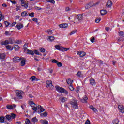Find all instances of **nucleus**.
<instances>
[{
	"mask_svg": "<svg viewBox=\"0 0 124 124\" xmlns=\"http://www.w3.org/2000/svg\"><path fill=\"white\" fill-rule=\"evenodd\" d=\"M29 104L31 105V107H32V110L34 111L33 112V113H34L35 112H37V109H40V112H44V111H45V109H44V108H43L41 106L39 105H38L37 106L36 105L34 102H33V101H30Z\"/></svg>",
	"mask_w": 124,
	"mask_h": 124,
	"instance_id": "f257e3e1",
	"label": "nucleus"
},
{
	"mask_svg": "<svg viewBox=\"0 0 124 124\" xmlns=\"http://www.w3.org/2000/svg\"><path fill=\"white\" fill-rule=\"evenodd\" d=\"M70 104H71V107H73L74 109H78V103L76 100L72 99L70 101Z\"/></svg>",
	"mask_w": 124,
	"mask_h": 124,
	"instance_id": "f03ea898",
	"label": "nucleus"
},
{
	"mask_svg": "<svg viewBox=\"0 0 124 124\" xmlns=\"http://www.w3.org/2000/svg\"><path fill=\"white\" fill-rule=\"evenodd\" d=\"M56 90L58 93H65V94H68V92L64 88L62 87H60L59 86H55Z\"/></svg>",
	"mask_w": 124,
	"mask_h": 124,
	"instance_id": "7ed1b4c3",
	"label": "nucleus"
},
{
	"mask_svg": "<svg viewBox=\"0 0 124 124\" xmlns=\"http://www.w3.org/2000/svg\"><path fill=\"white\" fill-rule=\"evenodd\" d=\"M15 93L18 99H22V98H23V94H24V92L21 90H16L15 91Z\"/></svg>",
	"mask_w": 124,
	"mask_h": 124,
	"instance_id": "20e7f679",
	"label": "nucleus"
},
{
	"mask_svg": "<svg viewBox=\"0 0 124 124\" xmlns=\"http://www.w3.org/2000/svg\"><path fill=\"white\" fill-rule=\"evenodd\" d=\"M46 86L49 90H53L54 89V85L53 82L51 80H47L46 82Z\"/></svg>",
	"mask_w": 124,
	"mask_h": 124,
	"instance_id": "39448f33",
	"label": "nucleus"
},
{
	"mask_svg": "<svg viewBox=\"0 0 124 124\" xmlns=\"http://www.w3.org/2000/svg\"><path fill=\"white\" fill-rule=\"evenodd\" d=\"M99 3V2H97L95 3H93V2H91L89 4H87V5L85 6V8L86 9H89L90 7H93V6H95V5H97V4H98Z\"/></svg>",
	"mask_w": 124,
	"mask_h": 124,
	"instance_id": "423d86ee",
	"label": "nucleus"
},
{
	"mask_svg": "<svg viewBox=\"0 0 124 124\" xmlns=\"http://www.w3.org/2000/svg\"><path fill=\"white\" fill-rule=\"evenodd\" d=\"M55 48L56 49H57V50H59V51H62V52L68 51V50H69V48H65L64 47L61 46L59 45L55 46Z\"/></svg>",
	"mask_w": 124,
	"mask_h": 124,
	"instance_id": "0eeeda50",
	"label": "nucleus"
},
{
	"mask_svg": "<svg viewBox=\"0 0 124 124\" xmlns=\"http://www.w3.org/2000/svg\"><path fill=\"white\" fill-rule=\"evenodd\" d=\"M19 1L21 2V6L24 7V8H28L29 7V4L25 0H19Z\"/></svg>",
	"mask_w": 124,
	"mask_h": 124,
	"instance_id": "6e6552de",
	"label": "nucleus"
},
{
	"mask_svg": "<svg viewBox=\"0 0 124 124\" xmlns=\"http://www.w3.org/2000/svg\"><path fill=\"white\" fill-rule=\"evenodd\" d=\"M21 60L22 59L20 58V57L16 56L13 58V62H21Z\"/></svg>",
	"mask_w": 124,
	"mask_h": 124,
	"instance_id": "1a4fd4ad",
	"label": "nucleus"
},
{
	"mask_svg": "<svg viewBox=\"0 0 124 124\" xmlns=\"http://www.w3.org/2000/svg\"><path fill=\"white\" fill-rule=\"evenodd\" d=\"M113 6V2L111 0H108L107 1V4H106V6L108 8H110L112 7Z\"/></svg>",
	"mask_w": 124,
	"mask_h": 124,
	"instance_id": "9d476101",
	"label": "nucleus"
},
{
	"mask_svg": "<svg viewBox=\"0 0 124 124\" xmlns=\"http://www.w3.org/2000/svg\"><path fill=\"white\" fill-rule=\"evenodd\" d=\"M77 53L78 54V55H79L81 58H83V57L86 56V52L84 51H78Z\"/></svg>",
	"mask_w": 124,
	"mask_h": 124,
	"instance_id": "9b49d317",
	"label": "nucleus"
},
{
	"mask_svg": "<svg viewBox=\"0 0 124 124\" xmlns=\"http://www.w3.org/2000/svg\"><path fill=\"white\" fill-rule=\"evenodd\" d=\"M89 82L90 85L92 86H95L96 85V83L95 82V80L93 78H91L89 79Z\"/></svg>",
	"mask_w": 124,
	"mask_h": 124,
	"instance_id": "f8f14e48",
	"label": "nucleus"
},
{
	"mask_svg": "<svg viewBox=\"0 0 124 124\" xmlns=\"http://www.w3.org/2000/svg\"><path fill=\"white\" fill-rule=\"evenodd\" d=\"M87 100H88V97L86 95H84L83 98L80 100V101L83 103H87Z\"/></svg>",
	"mask_w": 124,
	"mask_h": 124,
	"instance_id": "ddd939ff",
	"label": "nucleus"
},
{
	"mask_svg": "<svg viewBox=\"0 0 124 124\" xmlns=\"http://www.w3.org/2000/svg\"><path fill=\"white\" fill-rule=\"evenodd\" d=\"M59 27L61 29H65V28H67V27H68V25L66 23H62L59 25Z\"/></svg>",
	"mask_w": 124,
	"mask_h": 124,
	"instance_id": "4468645a",
	"label": "nucleus"
},
{
	"mask_svg": "<svg viewBox=\"0 0 124 124\" xmlns=\"http://www.w3.org/2000/svg\"><path fill=\"white\" fill-rule=\"evenodd\" d=\"M118 108L120 110V111L121 113H124V106L122 105H119L118 106Z\"/></svg>",
	"mask_w": 124,
	"mask_h": 124,
	"instance_id": "2eb2a0df",
	"label": "nucleus"
},
{
	"mask_svg": "<svg viewBox=\"0 0 124 124\" xmlns=\"http://www.w3.org/2000/svg\"><path fill=\"white\" fill-rule=\"evenodd\" d=\"M77 19H78V21L83 20V15L79 14V15H77Z\"/></svg>",
	"mask_w": 124,
	"mask_h": 124,
	"instance_id": "dca6fc26",
	"label": "nucleus"
},
{
	"mask_svg": "<svg viewBox=\"0 0 124 124\" xmlns=\"http://www.w3.org/2000/svg\"><path fill=\"white\" fill-rule=\"evenodd\" d=\"M16 27L18 30H21V29L24 27V25L22 24H17Z\"/></svg>",
	"mask_w": 124,
	"mask_h": 124,
	"instance_id": "f3484780",
	"label": "nucleus"
},
{
	"mask_svg": "<svg viewBox=\"0 0 124 124\" xmlns=\"http://www.w3.org/2000/svg\"><path fill=\"white\" fill-rule=\"evenodd\" d=\"M60 100L61 101V102H65L66 100H67V98L64 97H61L59 98Z\"/></svg>",
	"mask_w": 124,
	"mask_h": 124,
	"instance_id": "a211bd4d",
	"label": "nucleus"
},
{
	"mask_svg": "<svg viewBox=\"0 0 124 124\" xmlns=\"http://www.w3.org/2000/svg\"><path fill=\"white\" fill-rule=\"evenodd\" d=\"M5 54L4 53H0V60H4L5 59Z\"/></svg>",
	"mask_w": 124,
	"mask_h": 124,
	"instance_id": "6ab92c4d",
	"label": "nucleus"
},
{
	"mask_svg": "<svg viewBox=\"0 0 124 124\" xmlns=\"http://www.w3.org/2000/svg\"><path fill=\"white\" fill-rule=\"evenodd\" d=\"M20 64L21 66H25L26 64V59H23L21 61Z\"/></svg>",
	"mask_w": 124,
	"mask_h": 124,
	"instance_id": "aec40b11",
	"label": "nucleus"
},
{
	"mask_svg": "<svg viewBox=\"0 0 124 124\" xmlns=\"http://www.w3.org/2000/svg\"><path fill=\"white\" fill-rule=\"evenodd\" d=\"M45 32H47V33H48V34H49V35L53 34V31H52V30L50 29H48L45 31Z\"/></svg>",
	"mask_w": 124,
	"mask_h": 124,
	"instance_id": "412c9836",
	"label": "nucleus"
},
{
	"mask_svg": "<svg viewBox=\"0 0 124 124\" xmlns=\"http://www.w3.org/2000/svg\"><path fill=\"white\" fill-rule=\"evenodd\" d=\"M90 108L92 111H93V112H94L95 113H96V112H97V109L95 108H94L92 105L90 106Z\"/></svg>",
	"mask_w": 124,
	"mask_h": 124,
	"instance_id": "4be33fe9",
	"label": "nucleus"
},
{
	"mask_svg": "<svg viewBox=\"0 0 124 124\" xmlns=\"http://www.w3.org/2000/svg\"><path fill=\"white\" fill-rule=\"evenodd\" d=\"M27 54H29V55H31L32 56L34 55V53L31 50L27 49Z\"/></svg>",
	"mask_w": 124,
	"mask_h": 124,
	"instance_id": "5701e85b",
	"label": "nucleus"
},
{
	"mask_svg": "<svg viewBox=\"0 0 124 124\" xmlns=\"http://www.w3.org/2000/svg\"><path fill=\"white\" fill-rule=\"evenodd\" d=\"M14 49L16 50V51H18L20 49V46H19V45H14Z\"/></svg>",
	"mask_w": 124,
	"mask_h": 124,
	"instance_id": "b1692460",
	"label": "nucleus"
},
{
	"mask_svg": "<svg viewBox=\"0 0 124 124\" xmlns=\"http://www.w3.org/2000/svg\"><path fill=\"white\" fill-rule=\"evenodd\" d=\"M100 13H101V15H105V14L107 13V11H106V10H101L100 11Z\"/></svg>",
	"mask_w": 124,
	"mask_h": 124,
	"instance_id": "393cba45",
	"label": "nucleus"
},
{
	"mask_svg": "<svg viewBox=\"0 0 124 124\" xmlns=\"http://www.w3.org/2000/svg\"><path fill=\"white\" fill-rule=\"evenodd\" d=\"M28 44H25L24 46H23V49L24 50V52H26V51H28V50H29L28 49Z\"/></svg>",
	"mask_w": 124,
	"mask_h": 124,
	"instance_id": "a878e982",
	"label": "nucleus"
},
{
	"mask_svg": "<svg viewBox=\"0 0 124 124\" xmlns=\"http://www.w3.org/2000/svg\"><path fill=\"white\" fill-rule=\"evenodd\" d=\"M21 16L22 17H26V16H28V13L26 11L23 12L21 13Z\"/></svg>",
	"mask_w": 124,
	"mask_h": 124,
	"instance_id": "bb28decb",
	"label": "nucleus"
},
{
	"mask_svg": "<svg viewBox=\"0 0 124 124\" xmlns=\"http://www.w3.org/2000/svg\"><path fill=\"white\" fill-rule=\"evenodd\" d=\"M41 122L43 124H49V122L46 120H42Z\"/></svg>",
	"mask_w": 124,
	"mask_h": 124,
	"instance_id": "cd10ccee",
	"label": "nucleus"
},
{
	"mask_svg": "<svg viewBox=\"0 0 124 124\" xmlns=\"http://www.w3.org/2000/svg\"><path fill=\"white\" fill-rule=\"evenodd\" d=\"M38 120L36 118V117H33V118H32L31 122H32V123H33L34 124H35V123H36V122H37Z\"/></svg>",
	"mask_w": 124,
	"mask_h": 124,
	"instance_id": "c85d7f7f",
	"label": "nucleus"
},
{
	"mask_svg": "<svg viewBox=\"0 0 124 124\" xmlns=\"http://www.w3.org/2000/svg\"><path fill=\"white\" fill-rule=\"evenodd\" d=\"M77 76H78V77H82V76H83V74H82V73L81 72V71H78L77 74H76Z\"/></svg>",
	"mask_w": 124,
	"mask_h": 124,
	"instance_id": "c756f323",
	"label": "nucleus"
},
{
	"mask_svg": "<svg viewBox=\"0 0 124 124\" xmlns=\"http://www.w3.org/2000/svg\"><path fill=\"white\" fill-rule=\"evenodd\" d=\"M6 48L7 50H10V51L13 50V47H12L11 46L8 45L6 46Z\"/></svg>",
	"mask_w": 124,
	"mask_h": 124,
	"instance_id": "7c9ffc66",
	"label": "nucleus"
},
{
	"mask_svg": "<svg viewBox=\"0 0 124 124\" xmlns=\"http://www.w3.org/2000/svg\"><path fill=\"white\" fill-rule=\"evenodd\" d=\"M4 119H5V117H0V123H4Z\"/></svg>",
	"mask_w": 124,
	"mask_h": 124,
	"instance_id": "2f4dec72",
	"label": "nucleus"
},
{
	"mask_svg": "<svg viewBox=\"0 0 124 124\" xmlns=\"http://www.w3.org/2000/svg\"><path fill=\"white\" fill-rule=\"evenodd\" d=\"M113 124H119V119H115L113 121Z\"/></svg>",
	"mask_w": 124,
	"mask_h": 124,
	"instance_id": "473e14b6",
	"label": "nucleus"
},
{
	"mask_svg": "<svg viewBox=\"0 0 124 124\" xmlns=\"http://www.w3.org/2000/svg\"><path fill=\"white\" fill-rule=\"evenodd\" d=\"M9 42H8V40H5L4 42H2L1 43L2 45H7Z\"/></svg>",
	"mask_w": 124,
	"mask_h": 124,
	"instance_id": "72a5a7b5",
	"label": "nucleus"
},
{
	"mask_svg": "<svg viewBox=\"0 0 124 124\" xmlns=\"http://www.w3.org/2000/svg\"><path fill=\"white\" fill-rule=\"evenodd\" d=\"M41 116H43V117H47V116H48V113H47L46 112H45L43 113H41Z\"/></svg>",
	"mask_w": 124,
	"mask_h": 124,
	"instance_id": "f704fd0d",
	"label": "nucleus"
},
{
	"mask_svg": "<svg viewBox=\"0 0 124 124\" xmlns=\"http://www.w3.org/2000/svg\"><path fill=\"white\" fill-rule=\"evenodd\" d=\"M6 107L8 109H9L10 110H11V109L13 108V107L11 105H8L6 106Z\"/></svg>",
	"mask_w": 124,
	"mask_h": 124,
	"instance_id": "c9c22d12",
	"label": "nucleus"
},
{
	"mask_svg": "<svg viewBox=\"0 0 124 124\" xmlns=\"http://www.w3.org/2000/svg\"><path fill=\"white\" fill-rule=\"evenodd\" d=\"M11 118H12L13 119H15L16 118V114L11 113Z\"/></svg>",
	"mask_w": 124,
	"mask_h": 124,
	"instance_id": "e433bc0d",
	"label": "nucleus"
},
{
	"mask_svg": "<svg viewBox=\"0 0 124 124\" xmlns=\"http://www.w3.org/2000/svg\"><path fill=\"white\" fill-rule=\"evenodd\" d=\"M48 38L50 41H53V40H54V39H55V37H54L53 36H50Z\"/></svg>",
	"mask_w": 124,
	"mask_h": 124,
	"instance_id": "4c0bfd02",
	"label": "nucleus"
},
{
	"mask_svg": "<svg viewBox=\"0 0 124 124\" xmlns=\"http://www.w3.org/2000/svg\"><path fill=\"white\" fill-rule=\"evenodd\" d=\"M29 16H30V17H31V18H33V17H34V13L32 12L31 13H29Z\"/></svg>",
	"mask_w": 124,
	"mask_h": 124,
	"instance_id": "58836bf2",
	"label": "nucleus"
},
{
	"mask_svg": "<svg viewBox=\"0 0 124 124\" xmlns=\"http://www.w3.org/2000/svg\"><path fill=\"white\" fill-rule=\"evenodd\" d=\"M119 36H122V37H124V31H120L119 32Z\"/></svg>",
	"mask_w": 124,
	"mask_h": 124,
	"instance_id": "ea45409f",
	"label": "nucleus"
},
{
	"mask_svg": "<svg viewBox=\"0 0 124 124\" xmlns=\"http://www.w3.org/2000/svg\"><path fill=\"white\" fill-rule=\"evenodd\" d=\"M66 82L67 84H68V85H71V79H70V78H69L68 79L66 80Z\"/></svg>",
	"mask_w": 124,
	"mask_h": 124,
	"instance_id": "a19ab883",
	"label": "nucleus"
},
{
	"mask_svg": "<svg viewBox=\"0 0 124 124\" xmlns=\"http://www.w3.org/2000/svg\"><path fill=\"white\" fill-rule=\"evenodd\" d=\"M69 89L70 90V91H74V88L72 86V85L70 84L69 86Z\"/></svg>",
	"mask_w": 124,
	"mask_h": 124,
	"instance_id": "79ce46f5",
	"label": "nucleus"
},
{
	"mask_svg": "<svg viewBox=\"0 0 124 124\" xmlns=\"http://www.w3.org/2000/svg\"><path fill=\"white\" fill-rule=\"evenodd\" d=\"M25 124H31V120L29 119H26V121H25Z\"/></svg>",
	"mask_w": 124,
	"mask_h": 124,
	"instance_id": "37998d69",
	"label": "nucleus"
},
{
	"mask_svg": "<svg viewBox=\"0 0 124 124\" xmlns=\"http://www.w3.org/2000/svg\"><path fill=\"white\" fill-rule=\"evenodd\" d=\"M57 64L58 67H62V64L61 62H58Z\"/></svg>",
	"mask_w": 124,
	"mask_h": 124,
	"instance_id": "c03bdc74",
	"label": "nucleus"
},
{
	"mask_svg": "<svg viewBox=\"0 0 124 124\" xmlns=\"http://www.w3.org/2000/svg\"><path fill=\"white\" fill-rule=\"evenodd\" d=\"M33 53H34V54H35V55H40L39 54V52L38 51V50L35 49L33 51Z\"/></svg>",
	"mask_w": 124,
	"mask_h": 124,
	"instance_id": "a18cd8bd",
	"label": "nucleus"
},
{
	"mask_svg": "<svg viewBox=\"0 0 124 124\" xmlns=\"http://www.w3.org/2000/svg\"><path fill=\"white\" fill-rule=\"evenodd\" d=\"M77 31V30H74L72 32H70V35H72V34H74Z\"/></svg>",
	"mask_w": 124,
	"mask_h": 124,
	"instance_id": "49530a36",
	"label": "nucleus"
},
{
	"mask_svg": "<svg viewBox=\"0 0 124 124\" xmlns=\"http://www.w3.org/2000/svg\"><path fill=\"white\" fill-rule=\"evenodd\" d=\"M4 24L5 25L6 27H8V26H9L10 23H9V22L7 21H4Z\"/></svg>",
	"mask_w": 124,
	"mask_h": 124,
	"instance_id": "de8ad7c7",
	"label": "nucleus"
},
{
	"mask_svg": "<svg viewBox=\"0 0 124 124\" xmlns=\"http://www.w3.org/2000/svg\"><path fill=\"white\" fill-rule=\"evenodd\" d=\"M17 24L16 22H13L10 25V27H14V26L16 25Z\"/></svg>",
	"mask_w": 124,
	"mask_h": 124,
	"instance_id": "09e8293b",
	"label": "nucleus"
},
{
	"mask_svg": "<svg viewBox=\"0 0 124 124\" xmlns=\"http://www.w3.org/2000/svg\"><path fill=\"white\" fill-rule=\"evenodd\" d=\"M98 63H99L100 65H101V64L103 63V61H102V60H98Z\"/></svg>",
	"mask_w": 124,
	"mask_h": 124,
	"instance_id": "8fccbe9b",
	"label": "nucleus"
},
{
	"mask_svg": "<svg viewBox=\"0 0 124 124\" xmlns=\"http://www.w3.org/2000/svg\"><path fill=\"white\" fill-rule=\"evenodd\" d=\"M6 118L7 119V120H8L9 121V120H10V119H11V115H8L6 116Z\"/></svg>",
	"mask_w": 124,
	"mask_h": 124,
	"instance_id": "3c124183",
	"label": "nucleus"
},
{
	"mask_svg": "<svg viewBox=\"0 0 124 124\" xmlns=\"http://www.w3.org/2000/svg\"><path fill=\"white\" fill-rule=\"evenodd\" d=\"M5 35H11V33L8 31H6L5 32Z\"/></svg>",
	"mask_w": 124,
	"mask_h": 124,
	"instance_id": "603ef678",
	"label": "nucleus"
},
{
	"mask_svg": "<svg viewBox=\"0 0 124 124\" xmlns=\"http://www.w3.org/2000/svg\"><path fill=\"white\" fill-rule=\"evenodd\" d=\"M30 79L31 80V81H34V80H35V77L32 76L30 78Z\"/></svg>",
	"mask_w": 124,
	"mask_h": 124,
	"instance_id": "864d4df0",
	"label": "nucleus"
},
{
	"mask_svg": "<svg viewBox=\"0 0 124 124\" xmlns=\"http://www.w3.org/2000/svg\"><path fill=\"white\" fill-rule=\"evenodd\" d=\"M40 51L41 52V53H44L45 52V49L43 48H41L40 49Z\"/></svg>",
	"mask_w": 124,
	"mask_h": 124,
	"instance_id": "5fc2aeb1",
	"label": "nucleus"
},
{
	"mask_svg": "<svg viewBox=\"0 0 124 124\" xmlns=\"http://www.w3.org/2000/svg\"><path fill=\"white\" fill-rule=\"evenodd\" d=\"M59 61H58L57 60H56V59H53L52 60V62L53 63H57V62H58Z\"/></svg>",
	"mask_w": 124,
	"mask_h": 124,
	"instance_id": "6e6d98bb",
	"label": "nucleus"
},
{
	"mask_svg": "<svg viewBox=\"0 0 124 124\" xmlns=\"http://www.w3.org/2000/svg\"><path fill=\"white\" fill-rule=\"evenodd\" d=\"M80 90V88L77 87H76V89L75 90V91L76 92V93H79V91Z\"/></svg>",
	"mask_w": 124,
	"mask_h": 124,
	"instance_id": "4d7b16f0",
	"label": "nucleus"
},
{
	"mask_svg": "<svg viewBox=\"0 0 124 124\" xmlns=\"http://www.w3.org/2000/svg\"><path fill=\"white\" fill-rule=\"evenodd\" d=\"M10 2L13 4H17V2L15 0H10Z\"/></svg>",
	"mask_w": 124,
	"mask_h": 124,
	"instance_id": "13d9d810",
	"label": "nucleus"
},
{
	"mask_svg": "<svg viewBox=\"0 0 124 124\" xmlns=\"http://www.w3.org/2000/svg\"><path fill=\"white\" fill-rule=\"evenodd\" d=\"M35 9H36L37 10H41V8L38 7V6H35Z\"/></svg>",
	"mask_w": 124,
	"mask_h": 124,
	"instance_id": "bf43d9fd",
	"label": "nucleus"
},
{
	"mask_svg": "<svg viewBox=\"0 0 124 124\" xmlns=\"http://www.w3.org/2000/svg\"><path fill=\"white\" fill-rule=\"evenodd\" d=\"M100 20H101V19L96 18L95 21L96 23H98L99 22H100Z\"/></svg>",
	"mask_w": 124,
	"mask_h": 124,
	"instance_id": "052dcab7",
	"label": "nucleus"
},
{
	"mask_svg": "<svg viewBox=\"0 0 124 124\" xmlns=\"http://www.w3.org/2000/svg\"><path fill=\"white\" fill-rule=\"evenodd\" d=\"M47 1H48V2H51V3H53V4H55V0H48Z\"/></svg>",
	"mask_w": 124,
	"mask_h": 124,
	"instance_id": "680f3d73",
	"label": "nucleus"
},
{
	"mask_svg": "<svg viewBox=\"0 0 124 124\" xmlns=\"http://www.w3.org/2000/svg\"><path fill=\"white\" fill-rule=\"evenodd\" d=\"M21 8V6H16V11H19V10H20V9Z\"/></svg>",
	"mask_w": 124,
	"mask_h": 124,
	"instance_id": "e2e57ef3",
	"label": "nucleus"
},
{
	"mask_svg": "<svg viewBox=\"0 0 124 124\" xmlns=\"http://www.w3.org/2000/svg\"><path fill=\"white\" fill-rule=\"evenodd\" d=\"M95 39H94V37H92V38L91 39V41L92 42V43H93Z\"/></svg>",
	"mask_w": 124,
	"mask_h": 124,
	"instance_id": "0e129e2a",
	"label": "nucleus"
},
{
	"mask_svg": "<svg viewBox=\"0 0 124 124\" xmlns=\"http://www.w3.org/2000/svg\"><path fill=\"white\" fill-rule=\"evenodd\" d=\"M21 108H22L23 110H25V108H26V106L25 105H22L21 106Z\"/></svg>",
	"mask_w": 124,
	"mask_h": 124,
	"instance_id": "69168bd1",
	"label": "nucleus"
},
{
	"mask_svg": "<svg viewBox=\"0 0 124 124\" xmlns=\"http://www.w3.org/2000/svg\"><path fill=\"white\" fill-rule=\"evenodd\" d=\"M2 6H3V7H7V5L5 3L2 4Z\"/></svg>",
	"mask_w": 124,
	"mask_h": 124,
	"instance_id": "338daca9",
	"label": "nucleus"
},
{
	"mask_svg": "<svg viewBox=\"0 0 124 124\" xmlns=\"http://www.w3.org/2000/svg\"><path fill=\"white\" fill-rule=\"evenodd\" d=\"M105 30L107 31H109V30H110V28L109 27H106Z\"/></svg>",
	"mask_w": 124,
	"mask_h": 124,
	"instance_id": "774afa93",
	"label": "nucleus"
}]
</instances>
